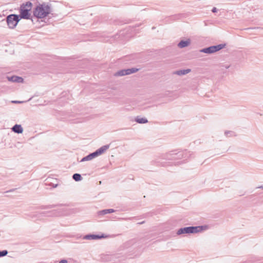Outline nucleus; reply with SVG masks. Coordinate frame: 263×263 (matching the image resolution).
Segmentation results:
<instances>
[{
  "label": "nucleus",
  "instance_id": "nucleus-2",
  "mask_svg": "<svg viewBox=\"0 0 263 263\" xmlns=\"http://www.w3.org/2000/svg\"><path fill=\"white\" fill-rule=\"evenodd\" d=\"M202 230V227H187L182 228L178 230L176 234L178 235H180L182 234H194L197 233Z\"/></svg>",
  "mask_w": 263,
  "mask_h": 263
},
{
  "label": "nucleus",
  "instance_id": "nucleus-17",
  "mask_svg": "<svg viewBox=\"0 0 263 263\" xmlns=\"http://www.w3.org/2000/svg\"><path fill=\"white\" fill-rule=\"evenodd\" d=\"M125 71H126V73H127L126 75H129L132 73L136 72L137 71H138V69L136 68H132L125 69Z\"/></svg>",
  "mask_w": 263,
  "mask_h": 263
},
{
  "label": "nucleus",
  "instance_id": "nucleus-10",
  "mask_svg": "<svg viewBox=\"0 0 263 263\" xmlns=\"http://www.w3.org/2000/svg\"><path fill=\"white\" fill-rule=\"evenodd\" d=\"M97 153H95V152L89 154L88 155L83 157L80 162H84L86 161H89L92 160V159L95 158V157H97Z\"/></svg>",
  "mask_w": 263,
  "mask_h": 263
},
{
  "label": "nucleus",
  "instance_id": "nucleus-22",
  "mask_svg": "<svg viewBox=\"0 0 263 263\" xmlns=\"http://www.w3.org/2000/svg\"><path fill=\"white\" fill-rule=\"evenodd\" d=\"M53 207H54V205H48V206H46L44 208L42 207V209H50V208H52Z\"/></svg>",
  "mask_w": 263,
  "mask_h": 263
},
{
  "label": "nucleus",
  "instance_id": "nucleus-23",
  "mask_svg": "<svg viewBox=\"0 0 263 263\" xmlns=\"http://www.w3.org/2000/svg\"><path fill=\"white\" fill-rule=\"evenodd\" d=\"M221 67L225 68L226 69H228L230 67V65L226 64L221 65Z\"/></svg>",
  "mask_w": 263,
  "mask_h": 263
},
{
  "label": "nucleus",
  "instance_id": "nucleus-24",
  "mask_svg": "<svg viewBox=\"0 0 263 263\" xmlns=\"http://www.w3.org/2000/svg\"><path fill=\"white\" fill-rule=\"evenodd\" d=\"M212 11L213 13H215V12H216L217 11V9L216 7H213L212 10Z\"/></svg>",
  "mask_w": 263,
  "mask_h": 263
},
{
  "label": "nucleus",
  "instance_id": "nucleus-28",
  "mask_svg": "<svg viewBox=\"0 0 263 263\" xmlns=\"http://www.w3.org/2000/svg\"><path fill=\"white\" fill-rule=\"evenodd\" d=\"M144 222H145V221H142V222H140L138 223V224H142L144 223Z\"/></svg>",
  "mask_w": 263,
  "mask_h": 263
},
{
  "label": "nucleus",
  "instance_id": "nucleus-16",
  "mask_svg": "<svg viewBox=\"0 0 263 263\" xmlns=\"http://www.w3.org/2000/svg\"><path fill=\"white\" fill-rule=\"evenodd\" d=\"M32 4L30 2H27L25 4H23L21 6V7H24V9H29V11H30V10H31V8H32Z\"/></svg>",
  "mask_w": 263,
  "mask_h": 263
},
{
  "label": "nucleus",
  "instance_id": "nucleus-6",
  "mask_svg": "<svg viewBox=\"0 0 263 263\" xmlns=\"http://www.w3.org/2000/svg\"><path fill=\"white\" fill-rule=\"evenodd\" d=\"M107 236H105L104 234H102V235L100 236L99 235H95V234H88L84 236L83 237L84 239H100L102 238H106Z\"/></svg>",
  "mask_w": 263,
  "mask_h": 263
},
{
  "label": "nucleus",
  "instance_id": "nucleus-30",
  "mask_svg": "<svg viewBox=\"0 0 263 263\" xmlns=\"http://www.w3.org/2000/svg\"><path fill=\"white\" fill-rule=\"evenodd\" d=\"M58 186V184H55L53 185V187H56Z\"/></svg>",
  "mask_w": 263,
  "mask_h": 263
},
{
  "label": "nucleus",
  "instance_id": "nucleus-12",
  "mask_svg": "<svg viewBox=\"0 0 263 263\" xmlns=\"http://www.w3.org/2000/svg\"><path fill=\"white\" fill-rule=\"evenodd\" d=\"M191 71L190 69H186L184 70H180L176 71L174 72V74H177L178 76L185 75L186 74L189 73Z\"/></svg>",
  "mask_w": 263,
  "mask_h": 263
},
{
  "label": "nucleus",
  "instance_id": "nucleus-9",
  "mask_svg": "<svg viewBox=\"0 0 263 263\" xmlns=\"http://www.w3.org/2000/svg\"><path fill=\"white\" fill-rule=\"evenodd\" d=\"M8 81L13 82L22 83L23 82V79L22 77L13 76L12 77H7Z\"/></svg>",
  "mask_w": 263,
  "mask_h": 263
},
{
  "label": "nucleus",
  "instance_id": "nucleus-1",
  "mask_svg": "<svg viewBox=\"0 0 263 263\" xmlns=\"http://www.w3.org/2000/svg\"><path fill=\"white\" fill-rule=\"evenodd\" d=\"M51 4L46 3L39 4L34 9L33 15L36 18H44L52 12Z\"/></svg>",
  "mask_w": 263,
  "mask_h": 263
},
{
  "label": "nucleus",
  "instance_id": "nucleus-14",
  "mask_svg": "<svg viewBox=\"0 0 263 263\" xmlns=\"http://www.w3.org/2000/svg\"><path fill=\"white\" fill-rule=\"evenodd\" d=\"M115 212V210L114 209H105L103 210H101L98 212V215H105L108 213H111Z\"/></svg>",
  "mask_w": 263,
  "mask_h": 263
},
{
  "label": "nucleus",
  "instance_id": "nucleus-26",
  "mask_svg": "<svg viewBox=\"0 0 263 263\" xmlns=\"http://www.w3.org/2000/svg\"><path fill=\"white\" fill-rule=\"evenodd\" d=\"M22 102L18 101H12V103H21Z\"/></svg>",
  "mask_w": 263,
  "mask_h": 263
},
{
  "label": "nucleus",
  "instance_id": "nucleus-25",
  "mask_svg": "<svg viewBox=\"0 0 263 263\" xmlns=\"http://www.w3.org/2000/svg\"><path fill=\"white\" fill-rule=\"evenodd\" d=\"M59 263H67V260L66 259H62L59 262Z\"/></svg>",
  "mask_w": 263,
  "mask_h": 263
},
{
  "label": "nucleus",
  "instance_id": "nucleus-11",
  "mask_svg": "<svg viewBox=\"0 0 263 263\" xmlns=\"http://www.w3.org/2000/svg\"><path fill=\"white\" fill-rule=\"evenodd\" d=\"M12 130L17 134H21L23 132V128L21 125L15 124L12 128Z\"/></svg>",
  "mask_w": 263,
  "mask_h": 263
},
{
  "label": "nucleus",
  "instance_id": "nucleus-31",
  "mask_svg": "<svg viewBox=\"0 0 263 263\" xmlns=\"http://www.w3.org/2000/svg\"><path fill=\"white\" fill-rule=\"evenodd\" d=\"M32 22H33V20L31 18Z\"/></svg>",
  "mask_w": 263,
  "mask_h": 263
},
{
  "label": "nucleus",
  "instance_id": "nucleus-19",
  "mask_svg": "<svg viewBox=\"0 0 263 263\" xmlns=\"http://www.w3.org/2000/svg\"><path fill=\"white\" fill-rule=\"evenodd\" d=\"M127 73H126L125 69H122L121 70L118 71L115 74V76H126Z\"/></svg>",
  "mask_w": 263,
  "mask_h": 263
},
{
  "label": "nucleus",
  "instance_id": "nucleus-4",
  "mask_svg": "<svg viewBox=\"0 0 263 263\" xmlns=\"http://www.w3.org/2000/svg\"><path fill=\"white\" fill-rule=\"evenodd\" d=\"M225 44H220L217 45L211 46L209 47L204 48L200 50L201 52L211 54L216 51H219L225 47Z\"/></svg>",
  "mask_w": 263,
  "mask_h": 263
},
{
  "label": "nucleus",
  "instance_id": "nucleus-21",
  "mask_svg": "<svg viewBox=\"0 0 263 263\" xmlns=\"http://www.w3.org/2000/svg\"><path fill=\"white\" fill-rule=\"evenodd\" d=\"M8 254L7 250H3L0 251V257H3L6 256Z\"/></svg>",
  "mask_w": 263,
  "mask_h": 263
},
{
  "label": "nucleus",
  "instance_id": "nucleus-29",
  "mask_svg": "<svg viewBox=\"0 0 263 263\" xmlns=\"http://www.w3.org/2000/svg\"><path fill=\"white\" fill-rule=\"evenodd\" d=\"M14 190H15V189H12V190H10L9 191H7V192H13Z\"/></svg>",
  "mask_w": 263,
  "mask_h": 263
},
{
  "label": "nucleus",
  "instance_id": "nucleus-5",
  "mask_svg": "<svg viewBox=\"0 0 263 263\" xmlns=\"http://www.w3.org/2000/svg\"><path fill=\"white\" fill-rule=\"evenodd\" d=\"M30 11L29 9H24V7H20V16L21 18L24 19H29L31 16L30 13H29Z\"/></svg>",
  "mask_w": 263,
  "mask_h": 263
},
{
  "label": "nucleus",
  "instance_id": "nucleus-13",
  "mask_svg": "<svg viewBox=\"0 0 263 263\" xmlns=\"http://www.w3.org/2000/svg\"><path fill=\"white\" fill-rule=\"evenodd\" d=\"M190 44V40H186V41H181L178 44V46L180 48H182L185 47H187L189 46Z\"/></svg>",
  "mask_w": 263,
  "mask_h": 263
},
{
  "label": "nucleus",
  "instance_id": "nucleus-8",
  "mask_svg": "<svg viewBox=\"0 0 263 263\" xmlns=\"http://www.w3.org/2000/svg\"><path fill=\"white\" fill-rule=\"evenodd\" d=\"M109 147V145H104L97 150L95 151V153H97V157L99 155H102L103 153H104L105 152H106Z\"/></svg>",
  "mask_w": 263,
  "mask_h": 263
},
{
  "label": "nucleus",
  "instance_id": "nucleus-27",
  "mask_svg": "<svg viewBox=\"0 0 263 263\" xmlns=\"http://www.w3.org/2000/svg\"><path fill=\"white\" fill-rule=\"evenodd\" d=\"M257 189H262L263 190V185L256 187Z\"/></svg>",
  "mask_w": 263,
  "mask_h": 263
},
{
  "label": "nucleus",
  "instance_id": "nucleus-7",
  "mask_svg": "<svg viewBox=\"0 0 263 263\" xmlns=\"http://www.w3.org/2000/svg\"><path fill=\"white\" fill-rule=\"evenodd\" d=\"M187 154V152H179L176 154H170V155H171L172 157L171 158H170L169 159H177V158H181L183 157H186V156H184V155H186Z\"/></svg>",
  "mask_w": 263,
  "mask_h": 263
},
{
  "label": "nucleus",
  "instance_id": "nucleus-18",
  "mask_svg": "<svg viewBox=\"0 0 263 263\" xmlns=\"http://www.w3.org/2000/svg\"><path fill=\"white\" fill-rule=\"evenodd\" d=\"M72 178L76 181H79L82 180V178L80 174L75 173L72 176Z\"/></svg>",
  "mask_w": 263,
  "mask_h": 263
},
{
  "label": "nucleus",
  "instance_id": "nucleus-20",
  "mask_svg": "<svg viewBox=\"0 0 263 263\" xmlns=\"http://www.w3.org/2000/svg\"><path fill=\"white\" fill-rule=\"evenodd\" d=\"M224 135L227 137H233L235 136L236 135L235 133L233 131L227 130L224 132Z\"/></svg>",
  "mask_w": 263,
  "mask_h": 263
},
{
  "label": "nucleus",
  "instance_id": "nucleus-3",
  "mask_svg": "<svg viewBox=\"0 0 263 263\" xmlns=\"http://www.w3.org/2000/svg\"><path fill=\"white\" fill-rule=\"evenodd\" d=\"M20 20L19 15L17 14H10L6 17L7 25L10 29L14 28Z\"/></svg>",
  "mask_w": 263,
  "mask_h": 263
},
{
  "label": "nucleus",
  "instance_id": "nucleus-15",
  "mask_svg": "<svg viewBox=\"0 0 263 263\" xmlns=\"http://www.w3.org/2000/svg\"><path fill=\"white\" fill-rule=\"evenodd\" d=\"M135 121L140 124H144L148 122V120L145 118H140L137 117L135 119Z\"/></svg>",
  "mask_w": 263,
  "mask_h": 263
}]
</instances>
